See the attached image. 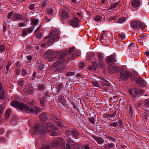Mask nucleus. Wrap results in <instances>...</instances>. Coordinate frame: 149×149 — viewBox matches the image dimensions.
Returning <instances> with one entry per match:
<instances>
[{"mask_svg": "<svg viewBox=\"0 0 149 149\" xmlns=\"http://www.w3.org/2000/svg\"><path fill=\"white\" fill-rule=\"evenodd\" d=\"M67 53L66 51L49 52L47 56V57L48 58V61L49 62L53 61L56 58H57L59 61L54 63L53 64V66L57 68L60 70H62L64 69L65 67L61 63L66 62L65 57L66 56Z\"/></svg>", "mask_w": 149, "mask_h": 149, "instance_id": "obj_1", "label": "nucleus"}, {"mask_svg": "<svg viewBox=\"0 0 149 149\" xmlns=\"http://www.w3.org/2000/svg\"><path fill=\"white\" fill-rule=\"evenodd\" d=\"M10 104L13 107L29 113L37 114L41 111L40 108L39 107L34 106L29 107L24 103L18 102L16 100L12 101Z\"/></svg>", "mask_w": 149, "mask_h": 149, "instance_id": "obj_2", "label": "nucleus"}, {"mask_svg": "<svg viewBox=\"0 0 149 149\" xmlns=\"http://www.w3.org/2000/svg\"><path fill=\"white\" fill-rule=\"evenodd\" d=\"M54 125L50 123H48L44 125L42 129L38 130V128L37 126H35L31 129L30 131L33 134H35L39 131L40 134L43 137L46 136L45 134L55 129Z\"/></svg>", "mask_w": 149, "mask_h": 149, "instance_id": "obj_3", "label": "nucleus"}, {"mask_svg": "<svg viewBox=\"0 0 149 149\" xmlns=\"http://www.w3.org/2000/svg\"><path fill=\"white\" fill-rule=\"evenodd\" d=\"M60 31L56 29L52 30L49 36L45 37L44 41L46 42L49 46L52 45L56 41H57L60 37Z\"/></svg>", "mask_w": 149, "mask_h": 149, "instance_id": "obj_4", "label": "nucleus"}, {"mask_svg": "<svg viewBox=\"0 0 149 149\" xmlns=\"http://www.w3.org/2000/svg\"><path fill=\"white\" fill-rule=\"evenodd\" d=\"M109 33L106 31L102 32L100 37V40L101 43L106 46L109 45L112 42V39L109 36Z\"/></svg>", "mask_w": 149, "mask_h": 149, "instance_id": "obj_5", "label": "nucleus"}, {"mask_svg": "<svg viewBox=\"0 0 149 149\" xmlns=\"http://www.w3.org/2000/svg\"><path fill=\"white\" fill-rule=\"evenodd\" d=\"M65 149H89L88 146L83 147L82 146H78L76 143L71 139H69L66 144Z\"/></svg>", "mask_w": 149, "mask_h": 149, "instance_id": "obj_6", "label": "nucleus"}, {"mask_svg": "<svg viewBox=\"0 0 149 149\" xmlns=\"http://www.w3.org/2000/svg\"><path fill=\"white\" fill-rule=\"evenodd\" d=\"M118 72L120 73L118 75L119 79L124 81L127 80L130 76V73L128 71L125 70L122 67V69L120 70Z\"/></svg>", "mask_w": 149, "mask_h": 149, "instance_id": "obj_7", "label": "nucleus"}, {"mask_svg": "<svg viewBox=\"0 0 149 149\" xmlns=\"http://www.w3.org/2000/svg\"><path fill=\"white\" fill-rule=\"evenodd\" d=\"M121 69H122L121 67L117 66L114 63H112L109 65L108 70L111 74L118 72Z\"/></svg>", "mask_w": 149, "mask_h": 149, "instance_id": "obj_8", "label": "nucleus"}, {"mask_svg": "<svg viewBox=\"0 0 149 149\" xmlns=\"http://www.w3.org/2000/svg\"><path fill=\"white\" fill-rule=\"evenodd\" d=\"M131 26L132 27L134 28H144L145 25L144 23L138 20H134L131 22Z\"/></svg>", "mask_w": 149, "mask_h": 149, "instance_id": "obj_9", "label": "nucleus"}, {"mask_svg": "<svg viewBox=\"0 0 149 149\" xmlns=\"http://www.w3.org/2000/svg\"><path fill=\"white\" fill-rule=\"evenodd\" d=\"M105 61L107 63H113L117 62L116 55L114 54H112L106 57L105 59Z\"/></svg>", "mask_w": 149, "mask_h": 149, "instance_id": "obj_10", "label": "nucleus"}, {"mask_svg": "<svg viewBox=\"0 0 149 149\" xmlns=\"http://www.w3.org/2000/svg\"><path fill=\"white\" fill-rule=\"evenodd\" d=\"M79 19L76 17L70 19L68 22V24L73 27H78L79 26Z\"/></svg>", "mask_w": 149, "mask_h": 149, "instance_id": "obj_11", "label": "nucleus"}, {"mask_svg": "<svg viewBox=\"0 0 149 149\" xmlns=\"http://www.w3.org/2000/svg\"><path fill=\"white\" fill-rule=\"evenodd\" d=\"M50 97L49 92L47 91L45 92L43 97L40 98V103L42 106H44L45 102L49 100L50 99Z\"/></svg>", "mask_w": 149, "mask_h": 149, "instance_id": "obj_12", "label": "nucleus"}, {"mask_svg": "<svg viewBox=\"0 0 149 149\" xmlns=\"http://www.w3.org/2000/svg\"><path fill=\"white\" fill-rule=\"evenodd\" d=\"M140 1L139 0H131V4L132 7H130L131 10L132 11H135L136 10L134 8H138L140 5Z\"/></svg>", "mask_w": 149, "mask_h": 149, "instance_id": "obj_13", "label": "nucleus"}, {"mask_svg": "<svg viewBox=\"0 0 149 149\" xmlns=\"http://www.w3.org/2000/svg\"><path fill=\"white\" fill-rule=\"evenodd\" d=\"M34 88L31 86H28L24 88V92L26 95H30L34 93Z\"/></svg>", "mask_w": 149, "mask_h": 149, "instance_id": "obj_14", "label": "nucleus"}, {"mask_svg": "<svg viewBox=\"0 0 149 149\" xmlns=\"http://www.w3.org/2000/svg\"><path fill=\"white\" fill-rule=\"evenodd\" d=\"M47 12L49 15L54 17L56 15V10L54 8H48L47 9Z\"/></svg>", "mask_w": 149, "mask_h": 149, "instance_id": "obj_15", "label": "nucleus"}, {"mask_svg": "<svg viewBox=\"0 0 149 149\" xmlns=\"http://www.w3.org/2000/svg\"><path fill=\"white\" fill-rule=\"evenodd\" d=\"M80 54V52L78 51L75 50L71 54V57H68L67 61H69V60H72L74 59L77 56H79Z\"/></svg>", "mask_w": 149, "mask_h": 149, "instance_id": "obj_16", "label": "nucleus"}, {"mask_svg": "<svg viewBox=\"0 0 149 149\" xmlns=\"http://www.w3.org/2000/svg\"><path fill=\"white\" fill-rule=\"evenodd\" d=\"M136 83L140 86L143 87L146 85V81L141 78H139L136 81Z\"/></svg>", "mask_w": 149, "mask_h": 149, "instance_id": "obj_17", "label": "nucleus"}, {"mask_svg": "<svg viewBox=\"0 0 149 149\" xmlns=\"http://www.w3.org/2000/svg\"><path fill=\"white\" fill-rule=\"evenodd\" d=\"M39 117L40 121L44 122L47 118V115L45 112H42L39 115Z\"/></svg>", "mask_w": 149, "mask_h": 149, "instance_id": "obj_18", "label": "nucleus"}, {"mask_svg": "<svg viewBox=\"0 0 149 149\" xmlns=\"http://www.w3.org/2000/svg\"><path fill=\"white\" fill-rule=\"evenodd\" d=\"M93 138L99 144H102L104 142V140L100 137H97L95 136H93Z\"/></svg>", "mask_w": 149, "mask_h": 149, "instance_id": "obj_19", "label": "nucleus"}, {"mask_svg": "<svg viewBox=\"0 0 149 149\" xmlns=\"http://www.w3.org/2000/svg\"><path fill=\"white\" fill-rule=\"evenodd\" d=\"M60 15L62 19H65L68 17V13L65 10H63L61 11Z\"/></svg>", "mask_w": 149, "mask_h": 149, "instance_id": "obj_20", "label": "nucleus"}, {"mask_svg": "<svg viewBox=\"0 0 149 149\" xmlns=\"http://www.w3.org/2000/svg\"><path fill=\"white\" fill-rule=\"evenodd\" d=\"M128 115L130 116H133L134 109L132 106L130 105H129V107L127 108Z\"/></svg>", "mask_w": 149, "mask_h": 149, "instance_id": "obj_21", "label": "nucleus"}, {"mask_svg": "<svg viewBox=\"0 0 149 149\" xmlns=\"http://www.w3.org/2000/svg\"><path fill=\"white\" fill-rule=\"evenodd\" d=\"M22 18V15L19 14L15 13L13 14L12 19L13 21H15L17 20L21 19Z\"/></svg>", "mask_w": 149, "mask_h": 149, "instance_id": "obj_22", "label": "nucleus"}, {"mask_svg": "<svg viewBox=\"0 0 149 149\" xmlns=\"http://www.w3.org/2000/svg\"><path fill=\"white\" fill-rule=\"evenodd\" d=\"M129 92L130 94L134 96L136 95H138V90L136 88H133L132 90L130 89L129 90Z\"/></svg>", "mask_w": 149, "mask_h": 149, "instance_id": "obj_23", "label": "nucleus"}, {"mask_svg": "<svg viewBox=\"0 0 149 149\" xmlns=\"http://www.w3.org/2000/svg\"><path fill=\"white\" fill-rule=\"evenodd\" d=\"M31 24L34 26H37L38 24V20L33 18L30 19Z\"/></svg>", "mask_w": 149, "mask_h": 149, "instance_id": "obj_24", "label": "nucleus"}, {"mask_svg": "<svg viewBox=\"0 0 149 149\" xmlns=\"http://www.w3.org/2000/svg\"><path fill=\"white\" fill-rule=\"evenodd\" d=\"M3 91L2 85L0 82V98L1 99H3L4 97V94Z\"/></svg>", "mask_w": 149, "mask_h": 149, "instance_id": "obj_25", "label": "nucleus"}, {"mask_svg": "<svg viewBox=\"0 0 149 149\" xmlns=\"http://www.w3.org/2000/svg\"><path fill=\"white\" fill-rule=\"evenodd\" d=\"M58 99L60 103L62 104H63L65 101L63 95L62 94L60 95L58 97Z\"/></svg>", "mask_w": 149, "mask_h": 149, "instance_id": "obj_26", "label": "nucleus"}, {"mask_svg": "<svg viewBox=\"0 0 149 149\" xmlns=\"http://www.w3.org/2000/svg\"><path fill=\"white\" fill-rule=\"evenodd\" d=\"M97 64L100 68H104L105 67V64L103 62V61H97Z\"/></svg>", "mask_w": 149, "mask_h": 149, "instance_id": "obj_27", "label": "nucleus"}, {"mask_svg": "<svg viewBox=\"0 0 149 149\" xmlns=\"http://www.w3.org/2000/svg\"><path fill=\"white\" fill-rule=\"evenodd\" d=\"M137 47L135 43H131L128 46V48L129 50L131 49V51L134 50V49Z\"/></svg>", "mask_w": 149, "mask_h": 149, "instance_id": "obj_28", "label": "nucleus"}, {"mask_svg": "<svg viewBox=\"0 0 149 149\" xmlns=\"http://www.w3.org/2000/svg\"><path fill=\"white\" fill-rule=\"evenodd\" d=\"M97 56L98 59L97 61H103V59L104 57V55L103 54L98 53L97 54Z\"/></svg>", "mask_w": 149, "mask_h": 149, "instance_id": "obj_29", "label": "nucleus"}, {"mask_svg": "<svg viewBox=\"0 0 149 149\" xmlns=\"http://www.w3.org/2000/svg\"><path fill=\"white\" fill-rule=\"evenodd\" d=\"M55 123L59 127H63V124L61 121L57 118L56 119Z\"/></svg>", "mask_w": 149, "mask_h": 149, "instance_id": "obj_30", "label": "nucleus"}, {"mask_svg": "<svg viewBox=\"0 0 149 149\" xmlns=\"http://www.w3.org/2000/svg\"><path fill=\"white\" fill-rule=\"evenodd\" d=\"M41 143L42 146H47L48 143L46 140L42 139L41 140Z\"/></svg>", "mask_w": 149, "mask_h": 149, "instance_id": "obj_31", "label": "nucleus"}, {"mask_svg": "<svg viewBox=\"0 0 149 149\" xmlns=\"http://www.w3.org/2000/svg\"><path fill=\"white\" fill-rule=\"evenodd\" d=\"M126 20L125 18L124 17L119 18L118 19V23L122 24Z\"/></svg>", "mask_w": 149, "mask_h": 149, "instance_id": "obj_32", "label": "nucleus"}, {"mask_svg": "<svg viewBox=\"0 0 149 149\" xmlns=\"http://www.w3.org/2000/svg\"><path fill=\"white\" fill-rule=\"evenodd\" d=\"M49 2L48 0H44L43 1L41 5L42 7H44L47 6L49 3Z\"/></svg>", "mask_w": 149, "mask_h": 149, "instance_id": "obj_33", "label": "nucleus"}, {"mask_svg": "<svg viewBox=\"0 0 149 149\" xmlns=\"http://www.w3.org/2000/svg\"><path fill=\"white\" fill-rule=\"evenodd\" d=\"M74 48H69L68 49V52H67V51H58V52H63L64 51H66L67 53L66 54V56L68 54H70L71 53H72L74 51Z\"/></svg>", "mask_w": 149, "mask_h": 149, "instance_id": "obj_34", "label": "nucleus"}, {"mask_svg": "<svg viewBox=\"0 0 149 149\" xmlns=\"http://www.w3.org/2000/svg\"><path fill=\"white\" fill-rule=\"evenodd\" d=\"M99 81L101 83V84L102 86H110V85L108 82H105L101 80H100Z\"/></svg>", "mask_w": 149, "mask_h": 149, "instance_id": "obj_35", "label": "nucleus"}, {"mask_svg": "<svg viewBox=\"0 0 149 149\" xmlns=\"http://www.w3.org/2000/svg\"><path fill=\"white\" fill-rule=\"evenodd\" d=\"M91 83L94 86L100 88L99 83L97 81H92Z\"/></svg>", "mask_w": 149, "mask_h": 149, "instance_id": "obj_36", "label": "nucleus"}, {"mask_svg": "<svg viewBox=\"0 0 149 149\" xmlns=\"http://www.w3.org/2000/svg\"><path fill=\"white\" fill-rule=\"evenodd\" d=\"M37 69L39 70H42L44 68V65L42 63H40L39 64H38L37 65Z\"/></svg>", "mask_w": 149, "mask_h": 149, "instance_id": "obj_37", "label": "nucleus"}, {"mask_svg": "<svg viewBox=\"0 0 149 149\" xmlns=\"http://www.w3.org/2000/svg\"><path fill=\"white\" fill-rule=\"evenodd\" d=\"M38 87V89L39 90H43L45 89V86L42 84L39 85Z\"/></svg>", "mask_w": 149, "mask_h": 149, "instance_id": "obj_38", "label": "nucleus"}, {"mask_svg": "<svg viewBox=\"0 0 149 149\" xmlns=\"http://www.w3.org/2000/svg\"><path fill=\"white\" fill-rule=\"evenodd\" d=\"M94 57V56L93 54H89L86 57V59L87 60H90L92 59Z\"/></svg>", "mask_w": 149, "mask_h": 149, "instance_id": "obj_39", "label": "nucleus"}, {"mask_svg": "<svg viewBox=\"0 0 149 149\" xmlns=\"http://www.w3.org/2000/svg\"><path fill=\"white\" fill-rule=\"evenodd\" d=\"M106 138L108 139H109V140L110 141H112L114 142L116 140V139L114 137H110V136L109 135H107L106 136Z\"/></svg>", "mask_w": 149, "mask_h": 149, "instance_id": "obj_40", "label": "nucleus"}, {"mask_svg": "<svg viewBox=\"0 0 149 149\" xmlns=\"http://www.w3.org/2000/svg\"><path fill=\"white\" fill-rule=\"evenodd\" d=\"M113 146V144L112 143H108L105 145L104 147L106 148H107L108 149H110Z\"/></svg>", "mask_w": 149, "mask_h": 149, "instance_id": "obj_41", "label": "nucleus"}, {"mask_svg": "<svg viewBox=\"0 0 149 149\" xmlns=\"http://www.w3.org/2000/svg\"><path fill=\"white\" fill-rule=\"evenodd\" d=\"M119 36L121 40L124 39L125 38V34L124 33H119Z\"/></svg>", "mask_w": 149, "mask_h": 149, "instance_id": "obj_42", "label": "nucleus"}, {"mask_svg": "<svg viewBox=\"0 0 149 149\" xmlns=\"http://www.w3.org/2000/svg\"><path fill=\"white\" fill-rule=\"evenodd\" d=\"M27 74L28 72L26 71V70L24 68H23L22 71V74L23 76H24L26 75Z\"/></svg>", "mask_w": 149, "mask_h": 149, "instance_id": "obj_43", "label": "nucleus"}, {"mask_svg": "<svg viewBox=\"0 0 149 149\" xmlns=\"http://www.w3.org/2000/svg\"><path fill=\"white\" fill-rule=\"evenodd\" d=\"M11 111L10 109H8L6 111V116L7 117H9L11 113Z\"/></svg>", "mask_w": 149, "mask_h": 149, "instance_id": "obj_44", "label": "nucleus"}, {"mask_svg": "<svg viewBox=\"0 0 149 149\" xmlns=\"http://www.w3.org/2000/svg\"><path fill=\"white\" fill-rule=\"evenodd\" d=\"M5 49V46L3 45H0V52H1L4 51Z\"/></svg>", "mask_w": 149, "mask_h": 149, "instance_id": "obj_45", "label": "nucleus"}, {"mask_svg": "<svg viewBox=\"0 0 149 149\" xmlns=\"http://www.w3.org/2000/svg\"><path fill=\"white\" fill-rule=\"evenodd\" d=\"M71 133H72L73 136H74L75 138L77 137L78 135V132L76 131H74L72 130H71Z\"/></svg>", "mask_w": 149, "mask_h": 149, "instance_id": "obj_46", "label": "nucleus"}, {"mask_svg": "<svg viewBox=\"0 0 149 149\" xmlns=\"http://www.w3.org/2000/svg\"><path fill=\"white\" fill-rule=\"evenodd\" d=\"M74 74V72H67L65 75L67 76H70Z\"/></svg>", "mask_w": 149, "mask_h": 149, "instance_id": "obj_47", "label": "nucleus"}, {"mask_svg": "<svg viewBox=\"0 0 149 149\" xmlns=\"http://www.w3.org/2000/svg\"><path fill=\"white\" fill-rule=\"evenodd\" d=\"M35 26H32L31 27V29L28 28V32L29 33H31L33 32L35 28Z\"/></svg>", "mask_w": 149, "mask_h": 149, "instance_id": "obj_48", "label": "nucleus"}, {"mask_svg": "<svg viewBox=\"0 0 149 149\" xmlns=\"http://www.w3.org/2000/svg\"><path fill=\"white\" fill-rule=\"evenodd\" d=\"M13 13L12 12H9L7 18L9 19H12V17H13Z\"/></svg>", "mask_w": 149, "mask_h": 149, "instance_id": "obj_49", "label": "nucleus"}, {"mask_svg": "<svg viewBox=\"0 0 149 149\" xmlns=\"http://www.w3.org/2000/svg\"><path fill=\"white\" fill-rule=\"evenodd\" d=\"M118 4V2L115 3L114 4H112L111 5V9L115 8L116 7Z\"/></svg>", "mask_w": 149, "mask_h": 149, "instance_id": "obj_50", "label": "nucleus"}, {"mask_svg": "<svg viewBox=\"0 0 149 149\" xmlns=\"http://www.w3.org/2000/svg\"><path fill=\"white\" fill-rule=\"evenodd\" d=\"M24 80H20L18 81V84L20 86H22L24 84Z\"/></svg>", "mask_w": 149, "mask_h": 149, "instance_id": "obj_51", "label": "nucleus"}, {"mask_svg": "<svg viewBox=\"0 0 149 149\" xmlns=\"http://www.w3.org/2000/svg\"><path fill=\"white\" fill-rule=\"evenodd\" d=\"M101 19V17L97 15L95 17V20L96 21H100Z\"/></svg>", "mask_w": 149, "mask_h": 149, "instance_id": "obj_52", "label": "nucleus"}, {"mask_svg": "<svg viewBox=\"0 0 149 149\" xmlns=\"http://www.w3.org/2000/svg\"><path fill=\"white\" fill-rule=\"evenodd\" d=\"M79 66L80 68H83L84 67V62H81L79 64Z\"/></svg>", "mask_w": 149, "mask_h": 149, "instance_id": "obj_53", "label": "nucleus"}, {"mask_svg": "<svg viewBox=\"0 0 149 149\" xmlns=\"http://www.w3.org/2000/svg\"><path fill=\"white\" fill-rule=\"evenodd\" d=\"M145 104L147 107H149V99H146L145 101Z\"/></svg>", "mask_w": 149, "mask_h": 149, "instance_id": "obj_54", "label": "nucleus"}, {"mask_svg": "<svg viewBox=\"0 0 149 149\" xmlns=\"http://www.w3.org/2000/svg\"><path fill=\"white\" fill-rule=\"evenodd\" d=\"M110 125L114 127H116L118 126V122H116L112 123Z\"/></svg>", "mask_w": 149, "mask_h": 149, "instance_id": "obj_55", "label": "nucleus"}, {"mask_svg": "<svg viewBox=\"0 0 149 149\" xmlns=\"http://www.w3.org/2000/svg\"><path fill=\"white\" fill-rule=\"evenodd\" d=\"M39 149H52L51 147L49 146H42Z\"/></svg>", "mask_w": 149, "mask_h": 149, "instance_id": "obj_56", "label": "nucleus"}, {"mask_svg": "<svg viewBox=\"0 0 149 149\" xmlns=\"http://www.w3.org/2000/svg\"><path fill=\"white\" fill-rule=\"evenodd\" d=\"M62 87V86L61 84H59L57 88V92L58 93L61 90Z\"/></svg>", "mask_w": 149, "mask_h": 149, "instance_id": "obj_57", "label": "nucleus"}, {"mask_svg": "<svg viewBox=\"0 0 149 149\" xmlns=\"http://www.w3.org/2000/svg\"><path fill=\"white\" fill-rule=\"evenodd\" d=\"M89 121L92 124H94L95 123V120L93 118H90L89 119Z\"/></svg>", "mask_w": 149, "mask_h": 149, "instance_id": "obj_58", "label": "nucleus"}, {"mask_svg": "<svg viewBox=\"0 0 149 149\" xmlns=\"http://www.w3.org/2000/svg\"><path fill=\"white\" fill-rule=\"evenodd\" d=\"M42 36V34L41 33H38L36 35V38L39 39H40L41 38Z\"/></svg>", "mask_w": 149, "mask_h": 149, "instance_id": "obj_59", "label": "nucleus"}, {"mask_svg": "<svg viewBox=\"0 0 149 149\" xmlns=\"http://www.w3.org/2000/svg\"><path fill=\"white\" fill-rule=\"evenodd\" d=\"M137 78L135 76H131L130 77V80L132 81H137Z\"/></svg>", "mask_w": 149, "mask_h": 149, "instance_id": "obj_60", "label": "nucleus"}, {"mask_svg": "<svg viewBox=\"0 0 149 149\" xmlns=\"http://www.w3.org/2000/svg\"><path fill=\"white\" fill-rule=\"evenodd\" d=\"M22 34L24 36H26L27 34V30L25 29H23L22 30Z\"/></svg>", "mask_w": 149, "mask_h": 149, "instance_id": "obj_61", "label": "nucleus"}, {"mask_svg": "<svg viewBox=\"0 0 149 149\" xmlns=\"http://www.w3.org/2000/svg\"><path fill=\"white\" fill-rule=\"evenodd\" d=\"M20 70L19 68H16L15 70L16 74L17 75H19L20 74Z\"/></svg>", "mask_w": 149, "mask_h": 149, "instance_id": "obj_62", "label": "nucleus"}, {"mask_svg": "<svg viewBox=\"0 0 149 149\" xmlns=\"http://www.w3.org/2000/svg\"><path fill=\"white\" fill-rule=\"evenodd\" d=\"M70 133H71V131H70V130H68L65 131V134L66 135L70 136Z\"/></svg>", "mask_w": 149, "mask_h": 149, "instance_id": "obj_63", "label": "nucleus"}, {"mask_svg": "<svg viewBox=\"0 0 149 149\" xmlns=\"http://www.w3.org/2000/svg\"><path fill=\"white\" fill-rule=\"evenodd\" d=\"M61 148L62 149H65V143H61Z\"/></svg>", "mask_w": 149, "mask_h": 149, "instance_id": "obj_64", "label": "nucleus"}]
</instances>
